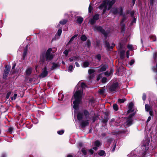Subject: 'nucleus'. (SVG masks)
<instances>
[{
    "label": "nucleus",
    "instance_id": "nucleus-41",
    "mask_svg": "<svg viewBox=\"0 0 157 157\" xmlns=\"http://www.w3.org/2000/svg\"><path fill=\"white\" fill-rule=\"evenodd\" d=\"M91 43L90 40L89 39L88 40L86 41V45L88 48H89L90 47Z\"/></svg>",
    "mask_w": 157,
    "mask_h": 157
},
{
    "label": "nucleus",
    "instance_id": "nucleus-35",
    "mask_svg": "<svg viewBox=\"0 0 157 157\" xmlns=\"http://www.w3.org/2000/svg\"><path fill=\"white\" fill-rule=\"evenodd\" d=\"M83 66L85 67H86L89 66L90 63L88 61H85L83 63Z\"/></svg>",
    "mask_w": 157,
    "mask_h": 157
},
{
    "label": "nucleus",
    "instance_id": "nucleus-47",
    "mask_svg": "<svg viewBox=\"0 0 157 157\" xmlns=\"http://www.w3.org/2000/svg\"><path fill=\"white\" fill-rule=\"evenodd\" d=\"M93 7L91 6V4H90L89 7V12L90 13H91V12L93 10Z\"/></svg>",
    "mask_w": 157,
    "mask_h": 157
},
{
    "label": "nucleus",
    "instance_id": "nucleus-63",
    "mask_svg": "<svg viewBox=\"0 0 157 157\" xmlns=\"http://www.w3.org/2000/svg\"><path fill=\"white\" fill-rule=\"evenodd\" d=\"M89 152L90 153L91 155L93 154L94 153V151L92 148L89 150Z\"/></svg>",
    "mask_w": 157,
    "mask_h": 157
},
{
    "label": "nucleus",
    "instance_id": "nucleus-32",
    "mask_svg": "<svg viewBox=\"0 0 157 157\" xmlns=\"http://www.w3.org/2000/svg\"><path fill=\"white\" fill-rule=\"evenodd\" d=\"M145 109L146 110L147 112H148L150 110L151 108L149 104H146L145 105Z\"/></svg>",
    "mask_w": 157,
    "mask_h": 157
},
{
    "label": "nucleus",
    "instance_id": "nucleus-39",
    "mask_svg": "<svg viewBox=\"0 0 157 157\" xmlns=\"http://www.w3.org/2000/svg\"><path fill=\"white\" fill-rule=\"evenodd\" d=\"M113 109L115 111H117L118 110V108L117 105V104L114 103L113 104Z\"/></svg>",
    "mask_w": 157,
    "mask_h": 157
},
{
    "label": "nucleus",
    "instance_id": "nucleus-53",
    "mask_svg": "<svg viewBox=\"0 0 157 157\" xmlns=\"http://www.w3.org/2000/svg\"><path fill=\"white\" fill-rule=\"evenodd\" d=\"M69 51L67 49H66L63 52V53L66 56H67L68 55Z\"/></svg>",
    "mask_w": 157,
    "mask_h": 157
},
{
    "label": "nucleus",
    "instance_id": "nucleus-44",
    "mask_svg": "<svg viewBox=\"0 0 157 157\" xmlns=\"http://www.w3.org/2000/svg\"><path fill=\"white\" fill-rule=\"evenodd\" d=\"M51 51L52 49L51 48H48L45 53V55H51Z\"/></svg>",
    "mask_w": 157,
    "mask_h": 157
},
{
    "label": "nucleus",
    "instance_id": "nucleus-14",
    "mask_svg": "<svg viewBox=\"0 0 157 157\" xmlns=\"http://www.w3.org/2000/svg\"><path fill=\"white\" fill-rule=\"evenodd\" d=\"M52 67L51 69H56L57 68H59L60 65L59 64V63H52Z\"/></svg>",
    "mask_w": 157,
    "mask_h": 157
},
{
    "label": "nucleus",
    "instance_id": "nucleus-16",
    "mask_svg": "<svg viewBox=\"0 0 157 157\" xmlns=\"http://www.w3.org/2000/svg\"><path fill=\"white\" fill-rule=\"evenodd\" d=\"M95 102V100L94 98H92L89 100V103L91 104V106L94 107L95 106L94 103Z\"/></svg>",
    "mask_w": 157,
    "mask_h": 157
},
{
    "label": "nucleus",
    "instance_id": "nucleus-22",
    "mask_svg": "<svg viewBox=\"0 0 157 157\" xmlns=\"http://www.w3.org/2000/svg\"><path fill=\"white\" fill-rule=\"evenodd\" d=\"M83 20V19L82 17H78L76 20V22L79 24H81Z\"/></svg>",
    "mask_w": 157,
    "mask_h": 157
},
{
    "label": "nucleus",
    "instance_id": "nucleus-8",
    "mask_svg": "<svg viewBox=\"0 0 157 157\" xmlns=\"http://www.w3.org/2000/svg\"><path fill=\"white\" fill-rule=\"evenodd\" d=\"M48 71H47L46 66H45L44 69H43V71L42 73L41 74V76L43 78L46 77L48 75Z\"/></svg>",
    "mask_w": 157,
    "mask_h": 157
},
{
    "label": "nucleus",
    "instance_id": "nucleus-61",
    "mask_svg": "<svg viewBox=\"0 0 157 157\" xmlns=\"http://www.w3.org/2000/svg\"><path fill=\"white\" fill-rule=\"evenodd\" d=\"M134 62L135 60L134 59H132L129 62V64L130 65L132 66L134 63Z\"/></svg>",
    "mask_w": 157,
    "mask_h": 157
},
{
    "label": "nucleus",
    "instance_id": "nucleus-58",
    "mask_svg": "<svg viewBox=\"0 0 157 157\" xmlns=\"http://www.w3.org/2000/svg\"><path fill=\"white\" fill-rule=\"evenodd\" d=\"M136 21V19L134 17L131 23V25H132L133 23H135Z\"/></svg>",
    "mask_w": 157,
    "mask_h": 157
},
{
    "label": "nucleus",
    "instance_id": "nucleus-34",
    "mask_svg": "<svg viewBox=\"0 0 157 157\" xmlns=\"http://www.w3.org/2000/svg\"><path fill=\"white\" fill-rule=\"evenodd\" d=\"M126 100L125 98L122 99L119 98L118 99V102L120 103H124Z\"/></svg>",
    "mask_w": 157,
    "mask_h": 157
},
{
    "label": "nucleus",
    "instance_id": "nucleus-6",
    "mask_svg": "<svg viewBox=\"0 0 157 157\" xmlns=\"http://www.w3.org/2000/svg\"><path fill=\"white\" fill-rule=\"evenodd\" d=\"M45 52H43L41 53L39 63L40 64H43L45 62Z\"/></svg>",
    "mask_w": 157,
    "mask_h": 157
},
{
    "label": "nucleus",
    "instance_id": "nucleus-49",
    "mask_svg": "<svg viewBox=\"0 0 157 157\" xmlns=\"http://www.w3.org/2000/svg\"><path fill=\"white\" fill-rule=\"evenodd\" d=\"M133 105V103L132 102H131L128 105V108L132 109Z\"/></svg>",
    "mask_w": 157,
    "mask_h": 157
},
{
    "label": "nucleus",
    "instance_id": "nucleus-52",
    "mask_svg": "<svg viewBox=\"0 0 157 157\" xmlns=\"http://www.w3.org/2000/svg\"><path fill=\"white\" fill-rule=\"evenodd\" d=\"M95 71V70L92 69H89L88 70V72L90 75L93 73Z\"/></svg>",
    "mask_w": 157,
    "mask_h": 157
},
{
    "label": "nucleus",
    "instance_id": "nucleus-45",
    "mask_svg": "<svg viewBox=\"0 0 157 157\" xmlns=\"http://www.w3.org/2000/svg\"><path fill=\"white\" fill-rule=\"evenodd\" d=\"M96 58L99 61H100L101 59V56L100 54H98L96 56Z\"/></svg>",
    "mask_w": 157,
    "mask_h": 157
},
{
    "label": "nucleus",
    "instance_id": "nucleus-9",
    "mask_svg": "<svg viewBox=\"0 0 157 157\" xmlns=\"http://www.w3.org/2000/svg\"><path fill=\"white\" fill-rule=\"evenodd\" d=\"M89 120L82 121L80 123V126L81 127L83 128L85 127L86 126L89 125Z\"/></svg>",
    "mask_w": 157,
    "mask_h": 157
},
{
    "label": "nucleus",
    "instance_id": "nucleus-20",
    "mask_svg": "<svg viewBox=\"0 0 157 157\" xmlns=\"http://www.w3.org/2000/svg\"><path fill=\"white\" fill-rule=\"evenodd\" d=\"M105 47L107 48V50H109L110 48V44L106 40L104 42Z\"/></svg>",
    "mask_w": 157,
    "mask_h": 157
},
{
    "label": "nucleus",
    "instance_id": "nucleus-17",
    "mask_svg": "<svg viewBox=\"0 0 157 157\" xmlns=\"http://www.w3.org/2000/svg\"><path fill=\"white\" fill-rule=\"evenodd\" d=\"M125 52L124 50H122L120 52V57L121 59H123L124 58Z\"/></svg>",
    "mask_w": 157,
    "mask_h": 157
},
{
    "label": "nucleus",
    "instance_id": "nucleus-1",
    "mask_svg": "<svg viewBox=\"0 0 157 157\" xmlns=\"http://www.w3.org/2000/svg\"><path fill=\"white\" fill-rule=\"evenodd\" d=\"M82 92L80 90L76 91L74 94V98L75 99L73 101V108L75 110L79 109V105L82 101Z\"/></svg>",
    "mask_w": 157,
    "mask_h": 157
},
{
    "label": "nucleus",
    "instance_id": "nucleus-19",
    "mask_svg": "<svg viewBox=\"0 0 157 157\" xmlns=\"http://www.w3.org/2000/svg\"><path fill=\"white\" fill-rule=\"evenodd\" d=\"M10 71V67L9 65H6L5 67L4 72L9 74Z\"/></svg>",
    "mask_w": 157,
    "mask_h": 157
},
{
    "label": "nucleus",
    "instance_id": "nucleus-28",
    "mask_svg": "<svg viewBox=\"0 0 157 157\" xmlns=\"http://www.w3.org/2000/svg\"><path fill=\"white\" fill-rule=\"evenodd\" d=\"M96 21H95L93 18H91L89 21V22L91 25H94L96 22Z\"/></svg>",
    "mask_w": 157,
    "mask_h": 157
},
{
    "label": "nucleus",
    "instance_id": "nucleus-13",
    "mask_svg": "<svg viewBox=\"0 0 157 157\" xmlns=\"http://www.w3.org/2000/svg\"><path fill=\"white\" fill-rule=\"evenodd\" d=\"M133 120L132 119H129L127 118L126 122V125L128 127H129L132 124Z\"/></svg>",
    "mask_w": 157,
    "mask_h": 157
},
{
    "label": "nucleus",
    "instance_id": "nucleus-30",
    "mask_svg": "<svg viewBox=\"0 0 157 157\" xmlns=\"http://www.w3.org/2000/svg\"><path fill=\"white\" fill-rule=\"evenodd\" d=\"M105 154V151L103 150L99 151L98 153V154L101 156L104 155Z\"/></svg>",
    "mask_w": 157,
    "mask_h": 157
},
{
    "label": "nucleus",
    "instance_id": "nucleus-56",
    "mask_svg": "<svg viewBox=\"0 0 157 157\" xmlns=\"http://www.w3.org/2000/svg\"><path fill=\"white\" fill-rule=\"evenodd\" d=\"M11 94V92L10 91H9L8 92L6 95V98L7 99H8L9 98Z\"/></svg>",
    "mask_w": 157,
    "mask_h": 157
},
{
    "label": "nucleus",
    "instance_id": "nucleus-5",
    "mask_svg": "<svg viewBox=\"0 0 157 157\" xmlns=\"http://www.w3.org/2000/svg\"><path fill=\"white\" fill-rule=\"evenodd\" d=\"M119 87L118 82L113 83L109 88V90L111 92L115 91Z\"/></svg>",
    "mask_w": 157,
    "mask_h": 157
},
{
    "label": "nucleus",
    "instance_id": "nucleus-33",
    "mask_svg": "<svg viewBox=\"0 0 157 157\" xmlns=\"http://www.w3.org/2000/svg\"><path fill=\"white\" fill-rule=\"evenodd\" d=\"M123 9L122 7H121L120 8V11L119 12V14L120 16H123L124 15H125L124 14H123Z\"/></svg>",
    "mask_w": 157,
    "mask_h": 157
},
{
    "label": "nucleus",
    "instance_id": "nucleus-21",
    "mask_svg": "<svg viewBox=\"0 0 157 157\" xmlns=\"http://www.w3.org/2000/svg\"><path fill=\"white\" fill-rule=\"evenodd\" d=\"M109 120V117H104V118L102 119L101 120V122L105 124H106L108 120Z\"/></svg>",
    "mask_w": 157,
    "mask_h": 157
},
{
    "label": "nucleus",
    "instance_id": "nucleus-38",
    "mask_svg": "<svg viewBox=\"0 0 157 157\" xmlns=\"http://www.w3.org/2000/svg\"><path fill=\"white\" fill-rule=\"evenodd\" d=\"M127 132V130L125 129L124 130L119 131L118 132V134L126 133V132Z\"/></svg>",
    "mask_w": 157,
    "mask_h": 157
},
{
    "label": "nucleus",
    "instance_id": "nucleus-31",
    "mask_svg": "<svg viewBox=\"0 0 157 157\" xmlns=\"http://www.w3.org/2000/svg\"><path fill=\"white\" fill-rule=\"evenodd\" d=\"M67 22V19H63L59 21V23L62 25H64L66 24Z\"/></svg>",
    "mask_w": 157,
    "mask_h": 157
},
{
    "label": "nucleus",
    "instance_id": "nucleus-18",
    "mask_svg": "<svg viewBox=\"0 0 157 157\" xmlns=\"http://www.w3.org/2000/svg\"><path fill=\"white\" fill-rule=\"evenodd\" d=\"M121 32L122 33L124 34L126 29L125 24H121Z\"/></svg>",
    "mask_w": 157,
    "mask_h": 157
},
{
    "label": "nucleus",
    "instance_id": "nucleus-25",
    "mask_svg": "<svg viewBox=\"0 0 157 157\" xmlns=\"http://www.w3.org/2000/svg\"><path fill=\"white\" fill-rule=\"evenodd\" d=\"M115 0H112L111 1L109 0L107 2V4L110 6H112L115 3Z\"/></svg>",
    "mask_w": 157,
    "mask_h": 157
},
{
    "label": "nucleus",
    "instance_id": "nucleus-50",
    "mask_svg": "<svg viewBox=\"0 0 157 157\" xmlns=\"http://www.w3.org/2000/svg\"><path fill=\"white\" fill-rule=\"evenodd\" d=\"M64 130H61L58 131L57 132L58 134L61 135L63 134V133H64Z\"/></svg>",
    "mask_w": 157,
    "mask_h": 157
},
{
    "label": "nucleus",
    "instance_id": "nucleus-26",
    "mask_svg": "<svg viewBox=\"0 0 157 157\" xmlns=\"http://www.w3.org/2000/svg\"><path fill=\"white\" fill-rule=\"evenodd\" d=\"M101 144L100 142L98 140H96L94 142V145L96 147H99L100 146Z\"/></svg>",
    "mask_w": 157,
    "mask_h": 157
},
{
    "label": "nucleus",
    "instance_id": "nucleus-36",
    "mask_svg": "<svg viewBox=\"0 0 157 157\" xmlns=\"http://www.w3.org/2000/svg\"><path fill=\"white\" fill-rule=\"evenodd\" d=\"M116 143L114 142L113 143L111 149V151L112 152H113L114 151L116 147Z\"/></svg>",
    "mask_w": 157,
    "mask_h": 157
},
{
    "label": "nucleus",
    "instance_id": "nucleus-11",
    "mask_svg": "<svg viewBox=\"0 0 157 157\" xmlns=\"http://www.w3.org/2000/svg\"><path fill=\"white\" fill-rule=\"evenodd\" d=\"M28 45H27L24 50L22 57V59L23 60L25 59V57L26 56H27V52L28 51Z\"/></svg>",
    "mask_w": 157,
    "mask_h": 157
},
{
    "label": "nucleus",
    "instance_id": "nucleus-57",
    "mask_svg": "<svg viewBox=\"0 0 157 157\" xmlns=\"http://www.w3.org/2000/svg\"><path fill=\"white\" fill-rule=\"evenodd\" d=\"M107 10V6H105L103 10V12H102V15H103L105 13Z\"/></svg>",
    "mask_w": 157,
    "mask_h": 157
},
{
    "label": "nucleus",
    "instance_id": "nucleus-42",
    "mask_svg": "<svg viewBox=\"0 0 157 157\" xmlns=\"http://www.w3.org/2000/svg\"><path fill=\"white\" fill-rule=\"evenodd\" d=\"M105 89H100L99 90V93L100 94H103L105 93Z\"/></svg>",
    "mask_w": 157,
    "mask_h": 157
},
{
    "label": "nucleus",
    "instance_id": "nucleus-3",
    "mask_svg": "<svg viewBox=\"0 0 157 157\" xmlns=\"http://www.w3.org/2000/svg\"><path fill=\"white\" fill-rule=\"evenodd\" d=\"M83 113H82L78 112L77 115V118L79 121H81L83 118L84 115L86 118H88V116L89 115L88 111L86 109H84L83 111Z\"/></svg>",
    "mask_w": 157,
    "mask_h": 157
},
{
    "label": "nucleus",
    "instance_id": "nucleus-7",
    "mask_svg": "<svg viewBox=\"0 0 157 157\" xmlns=\"http://www.w3.org/2000/svg\"><path fill=\"white\" fill-rule=\"evenodd\" d=\"M108 66L106 64H102L98 67H100L98 70V71L99 72H101L105 71L106 70V69L108 68Z\"/></svg>",
    "mask_w": 157,
    "mask_h": 157
},
{
    "label": "nucleus",
    "instance_id": "nucleus-15",
    "mask_svg": "<svg viewBox=\"0 0 157 157\" xmlns=\"http://www.w3.org/2000/svg\"><path fill=\"white\" fill-rule=\"evenodd\" d=\"M32 69L31 67H29L26 70V74L28 76L30 75L32 73Z\"/></svg>",
    "mask_w": 157,
    "mask_h": 157
},
{
    "label": "nucleus",
    "instance_id": "nucleus-59",
    "mask_svg": "<svg viewBox=\"0 0 157 157\" xmlns=\"http://www.w3.org/2000/svg\"><path fill=\"white\" fill-rule=\"evenodd\" d=\"M13 127H10L8 129V131L10 132L11 133L13 131Z\"/></svg>",
    "mask_w": 157,
    "mask_h": 157
},
{
    "label": "nucleus",
    "instance_id": "nucleus-10",
    "mask_svg": "<svg viewBox=\"0 0 157 157\" xmlns=\"http://www.w3.org/2000/svg\"><path fill=\"white\" fill-rule=\"evenodd\" d=\"M110 12L112 13L114 15H116L118 13V9L116 7L113 8L110 10Z\"/></svg>",
    "mask_w": 157,
    "mask_h": 157
},
{
    "label": "nucleus",
    "instance_id": "nucleus-46",
    "mask_svg": "<svg viewBox=\"0 0 157 157\" xmlns=\"http://www.w3.org/2000/svg\"><path fill=\"white\" fill-rule=\"evenodd\" d=\"M73 69V67L72 65H70L68 67V71L70 72H72Z\"/></svg>",
    "mask_w": 157,
    "mask_h": 157
},
{
    "label": "nucleus",
    "instance_id": "nucleus-4",
    "mask_svg": "<svg viewBox=\"0 0 157 157\" xmlns=\"http://www.w3.org/2000/svg\"><path fill=\"white\" fill-rule=\"evenodd\" d=\"M94 30V31H97L101 33L104 35L105 38H106L108 36L109 33L106 32L101 26H95Z\"/></svg>",
    "mask_w": 157,
    "mask_h": 157
},
{
    "label": "nucleus",
    "instance_id": "nucleus-24",
    "mask_svg": "<svg viewBox=\"0 0 157 157\" xmlns=\"http://www.w3.org/2000/svg\"><path fill=\"white\" fill-rule=\"evenodd\" d=\"M122 16L123 17L121 21L120 24H124L123 23L127 19V17H126L125 15H123Z\"/></svg>",
    "mask_w": 157,
    "mask_h": 157
},
{
    "label": "nucleus",
    "instance_id": "nucleus-29",
    "mask_svg": "<svg viewBox=\"0 0 157 157\" xmlns=\"http://www.w3.org/2000/svg\"><path fill=\"white\" fill-rule=\"evenodd\" d=\"M100 15L98 14H95L92 17L95 21H97L99 18Z\"/></svg>",
    "mask_w": 157,
    "mask_h": 157
},
{
    "label": "nucleus",
    "instance_id": "nucleus-2",
    "mask_svg": "<svg viewBox=\"0 0 157 157\" xmlns=\"http://www.w3.org/2000/svg\"><path fill=\"white\" fill-rule=\"evenodd\" d=\"M148 144L149 143L147 141H145L143 143L142 148V150L139 153L137 157H145V155L149 148ZM130 157H137V155L134 153H132L130 154Z\"/></svg>",
    "mask_w": 157,
    "mask_h": 157
},
{
    "label": "nucleus",
    "instance_id": "nucleus-12",
    "mask_svg": "<svg viewBox=\"0 0 157 157\" xmlns=\"http://www.w3.org/2000/svg\"><path fill=\"white\" fill-rule=\"evenodd\" d=\"M45 58L46 60H51L53 59V56L52 54L45 55Z\"/></svg>",
    "mask_w": 157,
    "mask_h": 157
},
{
    "label": "nucleus",
    "instance_id": "nucleus-55",
    "mask_svg": "<svg viewBox=\"0 0 157 157\" xmlns=\"http://www.w3.org/2000/svg\"><path fill=\"white\" fill-rule=\"evenodd\" d=\"M153 58L155 61L157 60V53H155L153 55Z\"/></svg>",
    "mask_w": 157,
    "mask_h": 157
},
{
    "label": "nucleus",
    "instance_id": "nucleus-54",
    "mask_svg": "<svg viewBox=\"0 0 157 157\" xmlns=\"http://www.w3.org/2000/svg\"><path fill=\"white\" fill-rule=\"evenodd\" d=\"M114 71V69L113 68H111L109 72V74H108V76H109L111 74H112L113 73Z\"/></svg>",
    "mask_w": 157,
    "mask_h": 157
},
{
    "label": "nucleus",
    "instance_id": "nucleus-51",
    "mask_svg": "<svg viewBox=\"0 0 157 157\" xmlns=\"http://www.w3.org/2000/svg\"><path fill=\"white\" fill-rule=\"evenodd\" d=\"M135 115V114L134 113H131V114H130L129 116H128V117L127 118L128 119H132V117L134 116Z\"/></svg>",
    "mask_w": 157,
    "mask_h": 157
},
{
    "label": "nucleus",
    "instance_id": "nucleus-43",
    "mask_svg": "<svg viewBox=\"0 0 157 157\" xmlns=\"http://www.w3.org/2000/svg\"><path fill=\"white\" fill-rule=\"evenodd\" d=\"M62 33V29H59L58 30V31L57 33V35L59 36Z\"/></svg>",
    "mask_w": 157,
    "mask_h": 157
},
{
    "label": "nucleus",
    "instance_id": "nucleus-23",
    "mask_svg": "<svg viewBox=\"0 0 157 157\" xmlns=\"http://www.w3.org/2000/svg\"><path fill=\"white\" fill-rule=\"evenodd\" d=\"M105 6H106V2L104 1L103 2V3L102 4L100 5L98 8L99 9L102 10L103 8H104Z\"/></svg>",
    "mask_w": 157,
    "mask_h": 157
},
{
    "label": "nucleus",
    "instance_id": "nucleus-64",
    "mask_svg": "<svg viewBox=\"0 0 157 157\" xmlns=\"http://www.w3.org/2000/svg\"><path fill=\"white\" fill-rule=\"evenodd\" d=\"M17 96V94H14L13 95V97L12 98V100H15L16 99V97Z\"/></svg>",
    "mask_w": 157,
    "mask_h": 157
},
{
    "label": "nucleus",
    "instance_id": "nucleus-27",
    "mask_svg": "<svg viewBox=\"0 0 157 157\" xmlns=\"http://www.w3.org/2000/svg\"><path fill=\"white\" fill-rule=\"evenodd\" d=\"M87 38L86 36L85 35H82L80 37L81 40L83 41H86L87 40Z\"/></svg>",
    "mask_w": 157,
    "mask_h": 157
},
{
    "label": "nucleus",
    "instance_id": "nucleus-48",
    "mask_svg": "<svg viewBox=\"0 0 157 157\" xmlns=\"http://www.w3.org/2000/svg\"><path fill=\"white\" fill-rule=\"evenodd\" d=\"M101 81L102 83H103L106 82H107V78L105 77L102 78Z\"/></svg>",
    "mask_w": 157,
    "mask_h": 157
},
{
    "label": "nucleus",
    "instance_id": "nucleus-37",
    "mask_svg": "<svg viewBox=\"0 0 157 157\" xmlns=\"http://www.w3.org/2000/svg\"><path fill=\"white\" fill-rule=\"evenodd\" d=\"M81 151L83 155H87V152L85 148H82L81 150Z\"/></svg>",
    "mask_w": 157,
    "mask_h": 157
},
{
    "label": "nucleus",
    "instance_id": "nucleus-62",
    "mask_svg": "<svg viewBox=\"0 0 157 157\" xmlns=\"http://www.w3.org/2000/svg\"><path fill=\"white\" fill-rule=\"evenodd\" d=\"M146 98V96L145 93H143L142 96V99L143 101H145Z\"/></svg>",
    "mask_w": 157,
    "mask_h": 157
},
{
    "label": "nucleus",
    "instance_id": "nucleus-40",
    "mask_svg": "<svg viewBox=\"0 0 157 157\" xmlns=\"http://www.w3.org/2000/svg\"><path fill=\"white\" fill-rule=\"evenodd\" d=\"M9 74L3 72V79L6 80L7 79V77L8 75Z\"/></svg>",
    "mask_w": 157,
    "mask_h": 157
},
{
    "label": "nucleus",
    "instance_id": "nucleus-60",
    "mask_svg": "<svg viewBox=\"0 0 157 157\" xmlns=\"http://www.w3.org/2000/svg\"><path fill=\"white\" fill-rule=\"evenodd\" d=\"M127 48L130 50H133V46L132 45H128L127 46Z\"/></svg>",
    "mask_w": 157,
    "mask_h": 157
}]
</instances>
